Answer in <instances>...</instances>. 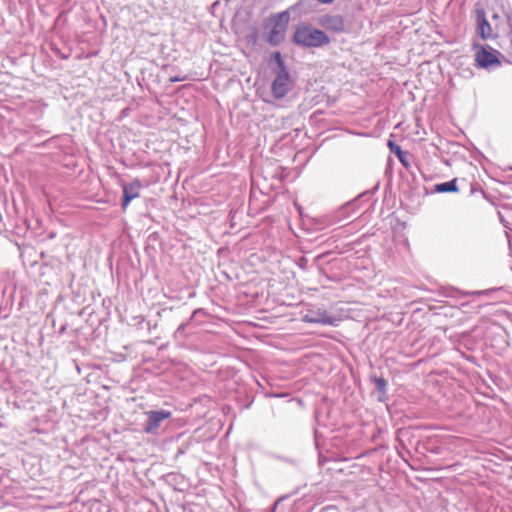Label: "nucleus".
<instances>
[{
    "label": "nucleus",
    "instance_id": "1",
    "mask_svg": "<svg viewBox=\"0 0 512 512\" xmlns=\"http://www.w3.org/2000/svg\"><path fill=\"white\" fill-rule=\"evenodd\" d=\"M293 42L299 46L306 48H320L330 43L328 35L311 25L301 24L297 26L294 35Z\"/></svg>",
    "mask_w": 512,
    "mask_h": 512
},
{
    "label": "nucleus",
    "instance_id": "2",
    "mask_svg": "<svg viewBox=\"0 0 512 512\" xmlns=\"http://www.w3.org/2000/svg\"><path fill=\"white\" fill-rule=\"evenodd\" d=\"M274 59L276 62V67L273 68L275 79L271 85V92L276 99H281L292 89V80L280 52L274 53Z\"/></svg>",
    "mask_w": 512,
    "mask_h": 512
},
{
    "label": "nucleus",
    "instance_id": "3",
    "mask_svg": "<svg viewBox=\"0 0 512 512\" xmlns=\"http://www.w3.org/2000/svg\"><path fill=\"white\" fill-rule=\"evenodd\" d=\"M475 34L483 41L495 40L499 37L498 32L492 27L487 19L485 10L477 6L474 9Z\"/></svg>",
    "mask_w": 512,
    "mask_h": 512
},
{
    "label": "nucleus",
    "instance_id": "4",
    "mask_svg": "<svg viewBox=\"0 0 512 512\" xmlns=\"http://www.w3.org/2000/svg\"><path fill=\"white\" fill-rule=\"evenodd\" d=\"M288 14L286 12L277 15V19L267 35V42L273 46L279 45L285 38Z\"/></svg>",
    "mask_w": 512,
    "mask_h": 512
},
{
    "label": "nucleus",
    "instance_id": "5",
    "mask_svg": "<svg viewBox=\"0 0 512 512\" xmlns=\"http://www.w3.org/2000/svg\"><path fill=\"white\" fill-rule=\"evenodd\" d=\"M475 61L477 66L484 69H490L500 66V60L496 56V51H489L482 45L474 44Z\"/></svg>",
    "mask_w": 512,
    "mask_h": 512
},
{
    "label": "nucleus",
    "instance_id": "6",
    "mask_svg": "<svg viewBox=\"0 0 512 512\" xmlns=\"http://www.w3.org/2000/svg\"><path fill=\"white\" fill-rule=\"evenodd\" d=\"M302 321L311 324H321L335 326L337 319L330 315L327 310L323 308L310 309L303 315Z\"/></svg>",
    "mask_w": 512,
    "mask_h": 512
},
{
    "label": "nucleus",
    "instance_id": "7",
    "mask_svg": "<svg viewBox=\"0 0 512 512\" xmlns=\"http://www.w3.org/2000/svg\"><path fill=\"white\" fill-rule=\"evenodd\" d=\"M171 412L166 410H157L147 412V422L144 426V432L154 434L160 427L161 422L170 418Z\"/></svg>",
    "mask_w": 512,
    "mask_h": 512
},
{
    "label": "nucleus",
    "instance_id": "8",
    "mask_svg": "<svg viewBox=\"0 0 512 512\" xmlns=\"http://www.w3.org/2000/svg\"><path fill=\"white\" fill-rule=\"evenodd\" d=\"M319 24L334 33H341L345 30V20L340 15H325L320 18Z\"/></svg>",
    "mask_w": 512,
    "mask_h": 512
},
{
    "label": "nucleus",
    "instance_id": "9",
    "mask_svg": "<svg viewBox=\"0 0 512 512\" xmlns=\"http://www.w3.org/2000/svg\"><path fill=\"white\" fill-rule=\"evenodd\" d=\"M141 182L138 179L133 180L128 184H124L123 188V201L122 209L125 210L129 206V203L140 196Z\"/></svg>",
    "mask_w": 512,
    "mask_h": 512
},
{
    "label": "nucleus",
    "instance_id": "10",
    "mask_svg": "<svg viewBox=\"0 0 512 512\" xmlns=\"http://www.w3.org/2000/svg\"><path fill=\"white\" fill-rule=\"evenodd\" d=\"M457 179H453L448 182L440 183L435 185V191L438 193H447V192H457L458 188L456 186Z\"/></svg>",
    "mask_w": 512,
    "mask_h": 512
},
{
    "label": "nucleus",
    "instance_id": "11",
    "mask_svg": "<svg viewBox=\"0 0 512 512\" xmlns=\"http://www.w3.org/2000/svg\"><path fill=\"white\" fill-rule=\"evenodd\" d=\"M388 147L390 151L398 157V159L403 165L408 166V163L406 161L407 152L403 151L399 145L395 144L392 141L388 142Z\"/></svg>",
    "mask_w": 512,
    "mask_h": 512
},
{
    "label": "nucleus",
    "instance_id": "12",
    "mask_svg": "<svg viewBox=\"0 0 512 512\" xmlns=\"http://www.w3.org/2000/svg\"><path fill=\"white\" fill-rule=\"evenodd\" d=\"M374 382L376 384L377 391L385 394L386 393L387 381L384 378L379 377V378H375Z\"/></svg>",
    "mask_w": 512,
    "mask_h": 512
},
{
    "label": "nucleus",
    "instance_id": "13",
    "mask_svg": "<svg viewBox=\"0 0 512 512\" xmlns=\"http://www.w3.org/2000/svg\"><path fill=\"white\" fill-rule=\"evenodd\" d=\"M170 80H171V82H178V81H182L183 79L182 78H178V77H173Z\"/></svg>",
    "mask_w": 512,
    "mask_h": 512
},
{
    "label": "nucleus",
    "instance_id": "14",
    "mask_svg": "<svg viewBox=\"0 0 512 512\" xmlns=\"http://www.w3.org/2000/svg\"><path fill=\"white\" fill-rule=\"evenodd\" d=\"M185 329V324H181L178 329H177V332H181Z\"/></svg>",
    "mask_w": 512,
    "mask_h": 512
},
{
    "label": "nucleus",
    "instance_id": "15",
    "mask_svg": "<svg viewBox=\"0 0 512 512\" xmlns=\"http://www.w3.org/2000/svg\"><path fill=\"white\" fill-rule=\"evenodd\" d=\"M499 18H500V16H499V14H497V13H494V14L492 15V19H493V20H498Z\"/></svg>",
    "mask_w": 512,
    "mask_h": 512
}]
</instances>
